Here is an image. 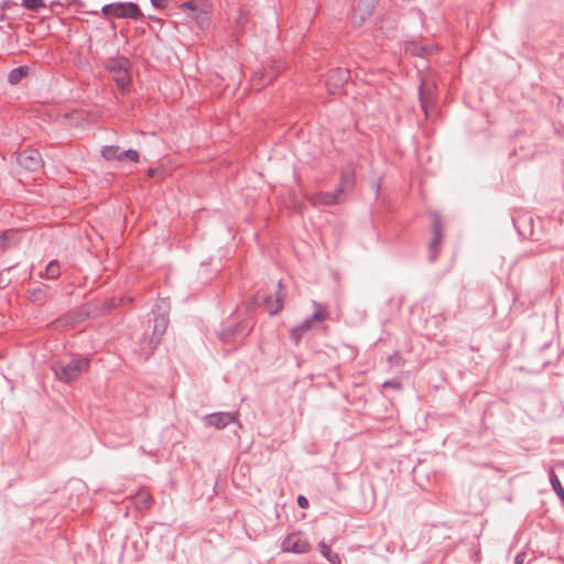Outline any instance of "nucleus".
Listing matches in <instances>:
<instances>
[{"instance_id":"7c9ffc66","label":"nucleus","mask_w":564,"mask_h":564,"mask_svg":"<svg viewBox=\"0 0 564 564\" xmlns=\"http://www.w3.org/2000/svg\"><path fill=\"white\" fill-rule=\"evenodd\" d=\"M382 386H383V388H393L399 391L402 389V383L398 379L387 380L383 382Z\"/></svg>"},{"instance_id":"a878e982","label":"nucleus","mask_w":564,"mask_h":564,"mask_svg":"<svg viewBox=\"0 0 564 564\" xmlns=\"http://www.w3.org/2000/svg\"><path fill=\"white\" fill-rule=\"evenodd\" d=\"M327 315L328 313L326 311L317 308L312 315L307 316L305 321H310V325L313 327L314 322H324Z\"/></svg>"},{"instance_id":"aec40b11","label":"nucleus","mask_w":564,"mask_h":564,"mask_svg":"<svg viewBox=\"0 0 564 564\" xmlns=\"http://www.w3.org/2000/svg\"><path fill=\"white\" fill-rule=\"evenodd\" d=\"M311 329L312 326L310 325V321L304 319L302 323L291 328L290 339L294 343V345H299L303 336Z\"/></svg>"},{"instance_id":"f704fd0d","label":"nucleus","mask_w":564,"mask_h":564,"mask_svg":"<svg viewBox=\"0 0 564 564\" xmlns=\"http://www.w3.org/2000/svg\"><path fill=\"white\" fill-rule=\"evenodd\" d=\"M159 173H160V170L158 167H150L145 172L147 176L150 178L155 177Z\"/></svg>"},{"instance_id":"9b49d317","label":"nucleus","mask_w":564,"mask_h":564,"mask_svg":"<svg viewBox=\"0 0 564 564\" xmlns=\"http://www.w3.org/2000/svg\"><path fill=\"white\" fill-rule=\"evenodd\" d=\"M17 160L21 167L30 172H37L44 165V161L42 159L41 153L39 152V150L33 148H26L23 151H21L18 154Z\"/></svg>"},{"instance_id":"cd10ccee","label":"nucleus","mask_w":564,"mask_h":564,"mask_svg":"<svg viewBox=\"0 0 564 564\" xmlns=\"http://www.w3.org/2000/svg\"><path fill=\"white\" fill-rule=\"evenodd\" d=\"M337 76V82L340 84L346 83L349 79V70L346 68H336L334 69V76Z\"/></svg>"},{"instance_id":"e433bc0d","label":"nucleus","mask_w":564,"mask_h":564,"mask_svg":"<svg viewBox=\"0 0 564 564\" xmlns=\"http://www.w3.org/2000/svg\"><path fill=\"white\" fill-rule=\"evenodd\" d=\"M426 51L427 50L425 46H420L419 52L416 54L420 56H423L426 53Z\"/></svg>"},{"instance_id":"ddd939ff","label":"nucleus","mask_w":564,"mask_h":564,"mask_svg":"<svg viewBox=\"0 0 564 564\" xmlns=\"http://www.w3.org/2000/svg\"><path fill=\"white\" fill-rule=\"evenodd\" d=\"M419 98L421 108L424 111L426 116H429V111L435 107L434 101V93H433V86L430 85L426 80H421L420 87H419Z\"/></svg>"},{"instance_id":"9d476101","label":"nucleus","mask_w":564,"mask_h":564,"mask_svg":"<svg viewBox=\"0 0 564 564\" xmlns=\"http://www.w3.org/2000/svg\"><path fill=\"white\" fill-rule=\"evenodd\" d=\"M203 422L206 427H216L223 430L231 423H237L241 427V423L236 413L231 412H214L203 416Z\"/></svg>"},{"instance_id":"4be33fe9","label":"nucleus","mask_w":564,"mask_h":564,"mask_svg":"<svg viewBox=\"0 0 564 564\" xmlns=\"http://www.w3.org/2000/svg\"><path fill=\"white\" fill-rule=\"evenodd\" d=\"M184 12L193 13V18L197 20L199 24H203L206 20V11L198 9L195 1H188L181 4Z\"/></svg>"},{"instance_id":"39448f33","label":"nucleus","mask_w":564,"mask_h":564,"mask_svg":"<svg viewBox=\"0 0 564 564\" xmlns=\"http://www.w3.org/2000/svg\"><path fill=\"white\" fill-rule=\"evenodd\" d=\"M281 549L283 552L294 554H305L311 550V544L307 536L301 532H292L288 534L281 542Z\"/></svg>"},{"instance_id":"f257e3e1","label":"nucleus","mask_w":564,"mask_h":564,"mask_svg":"<svg viewBox=\"0 0 564 564\" xmlns=\"http://www.w3.org/2000/svg\"><path fill=\"white\" fill-rule=\"evenodd\" d=\"M90 367V358L83 355L73 356L68 361L57 360L52 364L51 369L55 379L70 384L76 381L82 373L87 372Z\"/></svg>"},{"instance_id":"2eb2a0df","label":"nucleus","mask_w":564,"mask_h":564,"mask_svg":"<svg viewBox=\"0 0 564 564\" xmlns=\"http://www.w3.org/2000/svg\"><path fill=\"white\" fill-rule=\"evenodd\" d=\"M378 3L379 0H360L352 15L354 22L357 24L364 23L373 13Z\"/></svg>"},{"instance_id":"f03ea898","label":"nucleus","mask_w":564,"mask_h":564,"mask_svg":"<svg viewBox=\"0 0 564 564\" xmlns=\"http://www.w3.org/2000/svg\"><path fill=\"white\" fill-rule=\"evenodd\" d=\"M105 69L112 74L118 89L121 93H127L131 86V76L129 70L131 68L130 61L124 56L110 57L105 62Z\"/></svg>"},{"instance_id":"bb28decb","label":"nucleus","mask_w":564,"mask_h":564,"mask_svg":"<svg viewBox=\"0 0 564 564\" xmlns=\"http://www.w3.org/2000/svg\"><path fill=\"white\" fill-rule=\"evenodd\" d=\"M13 269V265L8 267L0 271V290L6 289L11 283V278L9 276L10 271Z\"/></svg>"},{"instance_id":"a211bd4d","label":"nucleus","mask_w":564,"mask_h":564,"mask_svg":"<svg viewBox=\"0 0 564 564\" xmlns=\"http://www.w3.org/2000/svg\"><path fill=\"white\" fill-rule=\"evenodd\" d=\"M19 242L20 238L17 230L7 229L0 231V251H6L11 247L17 246Z\"/></svg>"},{"instance_id":"6ab92c4d","label":"nucleus","mask_w":564,"mask_h":564,"mask_svg":"<svg viewBox=\"0 0 564 564\" xmlns=\"http://www.w3.org/2000/svg\"><path fill=\"white\" fill-rule=\"evenodd\" d=\"M258 299L261 300L270 315L280 313L283 308L282 297H272V295H260Z\"/></svg>"},{"instance_id":"393cba45","label":"nucleus","mask_w":564,"mask_h":564,"mask_svg":"<svg viewBox=\"0 0 564 564\" xmlns=\"http://www.w3.org/2000/svg\"><path fill=\"white\" fill-rule=\"evenodd\" d=\"M549 478H550L552 489L554 490L556 496L560 498V500L564 505V487L562 486L557 475L555 474V471L553 469L550 470Z\"/></svg>"},{"instance_id":"1a4fd4ad","label":"nucleus","mask_w":564,"mask_h":564,"mask_svg":"<svg viewBox=\"0 0 564 564\" xmlns=\"http://www.w3.org/2000/svg\"><path fill=\"white\" fill-rule=\"evenodd\" d=\"M101 156L106 161H123L139 162V152L134 149L121 150L118 145H105L100 150Z\"/></svg>"},{"instance_id":"dca6fc26","label":"nucleus","mask_w":564,"mask_h":564,"mask_svg":"<svg viewBox=\"0 0 564 564\" xmlns=\"http://www.w3.org/2000/svg\"><path fill=\"white\" fill-rule=\"evenodd\" d=\"M161 340L159 337L154 335H144L142 339L140 340V351L144 356L145 359H149V357L155 351V349L161 344Z\"/></svg>"},{"instance_id":"0eeeda50","label":"nucleus","mask_w":564,"mask_h":564,"mask_svg":"<svg viewBox=\"0 0 564 564\" xmlns=\"http://www.w3.org/2000/svg\"><path fill=\"white\" fill-rule=\"evenodd\" d=\"M251 327L247 321L235 322L223 327L218 333V338L226 345L235 343L238 338H245L249 335Z\"/></svg>"},{"instance_id":"c9c22d12","label":"nucleus","mask_w":564,"mask_h":564,"mask_svg":"<svg viewBox=\"0 0 564 564\" xmlns=\"http://www.w3.org/2000/svg\"><path fill=\"white\" fill-rule=\"evenodd\" d=\"M274 297H282V301L284 300V293L282 292V282L281 281L278 283V290L274 293Z\"/></svg>"},{"instance_id":"f8f14e48","label":"nucleus","mask_w":564,"mask_h":564,"mask_svg":"<svg viewBox=\"0 0 564 564\" xmlns=\"http://www.w3.org/2000/svg\"><path fill=\"white\" fill-rule=\"evenodd\" d=\"M308 202L314 207L335 206L345 203L344 198L337 194L336 189L334 192H317L308 197Z\"/></svg>"},{"instance_id":"423d86ee","label":"nucleus","mask_w":564,"mask_h":564,"mask_svg":"<svg viewBox=\"0 0 564 564\" xmlns=\"http://www.w3.org/2000/svg\"><path fill=\"white\" fill-rule=\"evenodd\" d=\"M356 186V171L351 163H347L340 167L339 182L336 186V192L344 200H347L349 194H351Z\"/></svg>"},{"instance_id":"6e6552de","label":"nucleus","mask_w":564,"mask_h":564,"mask_svg":"<svg viewBox=\"0 0 564 564\" xmlns=\"http://www.w3.org/2000/svg\"><path fill=\"white\" fill-rule=\"evenodd\" d=\"M102 12L106 15L115 17V18H131L137 19L142 15L141 10L137 4L128 2V3H111L105 6L102 8Z\"/></svg>"},{"instance_id":"7ed1b4c3","label":"nucleus","mask_w":564,"mask_h":564,"mask_svg":"<svg viewBox=\"0 0 564 564\" xmlns=\"http://www.w3.org/2000/svg\"><path fill=\"white\" fill-rule=\"evenodd\" d=\"M431 218L432 239L429 243V260L430 262H435L442 249L445 224L441 213L436 210L431 213Z\"/></svg>"},{"instance_id":"c756f323","label":"nucleus","mask_w":564,"mask_h":564,"mask_svg":"<svg viewBox=\"0 0 564 564\" xmlns=\"http://www.w3.org/2000/svg\"><path fill=\"white\" fill-rule=\"evenodd\" d=\"M152 497L150 495H140L138 497V503L142 507V508H150L151 505H152Z\"/></svg>"},{"instance_id":"473e14b6","label":"nucleus","mask_w":564,"mask_h":564,"mask_svg":"<svg viewBox=\"0 0 564 564\" xmlns=\"http://www.w3.org/2000/svg\"><path fill=\"white\" fill-rule=\"evenodd\" d=\"M296 502L301 509H307L310 506L308 499L303 495L297 496Z\"/></svg>"},{"instance_id":"412c9836","label":"nucleus","mask_w":564,"mask_h":564,"mask_svg":"<svg viewBox=\"0 0 564 564\" xmlns=\"http://www.w3.org/2000/svg\"><path fill=\"white\" fill-rule=\"evenodd\" d=\"M61 274L62 270L59 262L57 260H52L47 263L44 272L40 273V278L45 280H56Z\"/></svg>"},{"instance_id":"c85d7f7f","label":"nucleus","mask_w":564,"mask_h":564,"mask_svg":"<svg viewBox=\"0 0 564 564\" xmlns=\"http://www.w3.org/2000/svg\"><path fill=\"white\" fill-rule=\"evenodd\" d=\"M23 6L29 10H39L44 7L43 0H23Z\"/></svg>"},{"instance_id":"b1692460","label":"nucleus","mask_w":564,"mask_h":564,"mask_svg":"<svg viewBox=\"0 0 564 564\" xmlns=\"http://www.w3.org/2000/svg\"><path fill=\"white\" fill-rule=\"evenodd\" d=\"M318 549L322 555L332 564H340V557L337 553L333 552L330 546L324 541L319 542Z\"/></svg>"},{"instance_id":"20e7f679","label":"nucleus","mask_w":564,"mask_h":564,"mask_svg":"<svg viewBox=\"0 0 564 564\" xmlns=\"http://www.w3.org/2000/svg\"><path fill=\"white\" fill-rule=\"evenodd\" d=\"M153 314V329L152 335L163 338L165 334L169 323H170V303L166 301H161L154 305L152 308Z\"/></svg>"},{"instance_id":"4468645a","label":"nucleus","mask_w":564,"mask_h":564,"mask_svg":"<svg viewBox=\"0 0 564 564\" xmlns=\"http://www.w3.org/2000/svg\"><path fill=\"white\" fill-rule=\"evenodd\" d=\"M281 70V65H272L270 68H264L263 70L256 73L253 82L257 89H261L264 86L271 84L278 77Z\"/></svg>"},{"instance_id":"72a5a7b5","label":"nucleus","mask_w":564,"mask_h":564,"mask_svg":"<svg viewBox=\"0 0 564 564\" xmlns=\"http://www.w3.org/2000/svg\"><path fill=\"white\" fill-rule=\"evenodd\" d=\"M151 2L154 7L163 9L167 6L169 0H151Z\"/></svg>"},{"instance_id":"f3484780","label":"nucleus","mask_w":564,"mask_h":564,"mask_svg":"<svg viewBox=\"0 0 564 564\" xmlns=\"http://www.w3.org/2000/svg\"><path fill=\"white\" fill-rule=\"evenodd\" d=\"M48 285L41 283L36 288L28 290V300L34 304H44L48 300Z\"/></svg>"},{"instance_id":"5701e85b","label":"nucleus","mask_w":564,"mask_h":564,"mask_svg":"<svg viewBox=\"0 0 564 564\" xmlns=\"http://www.w3.org/2000/svg\"><path fill=\"white\" fill-rule=\"evenodd\" d=\"M30 67L22 65L12 68L8 74V83L11 85H18L23 78L29 75Z\"/></svg>"},{"instance_id":"2f4dec72","label":"nucleus","mask_w":564,"mask_h":564,"mask_svg":"<svg viewBox=\"0 0 564 564\" xmlns=\"http://www.w3.org/2000/svg\"><path fill=\"white\" fill-rule=\"evenodd\" d=\"M528 555L525 552H520L514 557V564H529L530 561L527 560Z\"/></svg>"}]
</instances>
